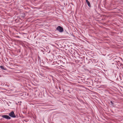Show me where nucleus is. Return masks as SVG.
<instances>
[{
    "label": "nucleus",
    "instance_id": "obj_16",
    "mask_svg": "<svg viewBox=\"0 0 123 123\" xmlns=\"http://www.w3.org/2000/svg\"><path fill=\"white\" fill-rule=\"evenodd\" d=\"M68 91L69 92V93H70L71 92H69V90H68Z\"/></svg>",
    "mask_w": 123,
    "mask_h": 123
},
{
    "label": "nucleus",
    "instance_id": "obj_13",
    "mask_svg": "<svg viewBox=\"0 0 123 123\" xmlns=\"http://www.w3.org/2000/svg\"><path fill=\"white\" fill-rule=\"evenodd\" d=\"M38 60H40V58L39 56H38Z\"/></svg>",
    "mask_w": 123,
    "mask_h": 123
},
{
    "label": "nucleus",
    "instance_id": "obj_2",
    "mask_svg": "<svg viewBox=\"0 0 123 123\" xmlns=\"http://www.w3.org/2000/svg\"><path fill=\"white\" fill-rule=\"evenodd\" d=\"M115 57L117 58L116 56L114 55L109 54L107 56V58L109 60H112V59Z\"/></svg>",
    "mask_w": 123,
    "mask_h": 123
},
{
    "label": "nucleus",
    "instance_id": "obj_14",
    "mask_svg": "<svg viewBox=\"0 0 123 123\" xmlns=\"http://www.w3.org/2000/svg\"><path fill=\"white\" fill-rule=\"evenodd\" d=\"M120 66H122V67H123V64H121Z\"/></svg>",
    "mask_w": 123,
    "mask_h": 123
},
{
    "label": "nucleus",
    "instance_id": "obj_1",
    "mask_svg": "<svg viewBox=\"0 0 123 123\" xmlns=\"http://www.w3.org/2000/svg\"><path fill=\"white\" fill-rule=\"evenodd\" d=\"M71 55V56H70L69 54H66V56L68 57H69L70 58L72 59V58L73 57V56L75 57V58L76 59H78V58H80V54H77V55L78 56L77 57L75 56L74 55H75V54H70Z\"/></svg>",
    "mask_w": 123,
    "mask_h": 123
},
{
    "label": "nucleus",
    "instance_id": "obj_5",
    "mask_svg": "<svg viewBox=\"0 0 123 123\" xmlns=\"http://www.w3.org/2000/svg\"><path fill=\"white\" fill-rule=\"evenodd\" d=\"M116 56L117 58L115 57V58H114L113 59H112V61H114L115 62H117V63L118 62H120L118 60L119 58L117 57V56Z\"/></svg>",
    "mask_w": 123,
    "mask_h": 123
},
{
    "label": "nucleus",
    "instance_id": "obj_4",
    "mask_svg": "<svg viewBox=\"0 0 123 123\" xmlns=\"http://www.w3.org/2000/svg\"><path fill=\"white\" fill-rule=\"evenodd\" d=\"M9 115L12 117L15 118L16 117V116L13 111H12L10 113H9Z\"/></svg>",
    "mask_w": 123,
    "mask_h": 123
},
{
    "label": "nucleus",
    "instance_id": "obj_9",
    "mask_svg": "<svg viewBox=\"0 0 123 123\" xmlns=\"http://www.w3.org/2000/svg\"><path fill=\"white\" fill-rule=\"evenodd\" d=\"M0 68L2 70H5L6 69V68H4L3 66H0Z\"/></svg>",
    "mask_w": 123,
    "mask_h": 123
},
{
    "label": "nucleus",
    "instance_id": "obj_19",
    "mask_svg": "<svg viewBox=\"0 0 123 123\" xmlns=\"http://www.w3.org/2000/svg\"><path fill=\"white\" fill-rule=\"evenodd\" d=\"M91 57H93V56H91Z\"/></svg>",
    "mask_w": 123,
    "mask_h": 123
},
{
    "label": "nucleus",
    "instance_id": "obj_3",
    "mask_svg": "<svg viewBox=\"0 0 123 123\" xmlns=\"http://www.w3.org/2000/svg\"><path fill=\"white\" fill-rule=\"evenodd\" d=\"M56 29L60 32H62L63 31V28L60 26H58Z\"/></svg>",
    "mask_w": 123,
    "mask_h": 123
},
{
    "label": "nucleus",
    "instance_id": "obj_18",
    "mask_svg": "<svg viewBox=\"0 0 123 123\" xmlns=\"http://www.w3.org/2000/svg\"><path fill=\"white\" fill-rule=\"evenodd\" d=\"M54 62H53V63L52 62V65H53V64H54Z\"/></svg>",
    "mask_w": 123,
    "mask_h": 123
},
{
    "label": "nucleus",
    "instance_id": "obj_20",
    "mask_svg": "<svg viewBox=\"0 0 123 123\" xmlns=\"http://www.w3.org/2000/svg\"><path fill=\"white\" fill-rule=\"evenodd\" d=\"M83 58H84V57H83Z\"/></svg>",
    "mask_w": 123,
    "mask_h": 123
},
{
    "label": "nucleus",
    "instance_id": "obj_22",
    "mask_svg": "<svg viewBox=\"0 0 123 123\" xmlns=\"http://www.w3.org/2000/svg\"><path fill=\"white\" fill-rule=\"evenodd\" d=\"M52 61L51 60V62H52Z\"/></svg>",
    "mask_w": 123,
    "mask_h": 123
},
{
    "label": "nucleus",
    "instance_id": "obj_15",
    "mask_svg": "<svg viewBox=\"0 0 123 123\" xmlns=\"http://www.w3.org/2000/svg\"><path fill=\"white\" fill-rule=\"evenodd\" d=\"M84 69H85L86 70H87V71H88V69H85V68H84Z\"/></svg>",
    "mask_w": 123,
    "mask_h": 123
},
{
    "label": "nucleus",
    "instance_id": "obj_8",
    "mask_svg": "<svg viewBox=\"0 0 123 123\" xmlns=\"http://www.w3.org/2000/svg\"><path fill=\"white\" fill-rule=\"evenodd\" d=\"M39 75L41 77L43 78H44L45 76L44 74L42 73H40L39 74Z\"/></svg>",
    "mask_w": 123,
    "mask_h": 123
},
{
    "label": "nucleus",
    "instance_id": "obj_11",
    "mask_svg": "<svg viewBox=\"0 0 123 123\" xmlns=\"http://www.w3.org/2000/svg\"><path fill=\"white\" fill-rule=\"evenodd\" d=\"M110 102H111V104H112V105H114V103H113V102L112 101H111Z\"/></svg>",
    "mask_w": 123,
    "mask_h": 123
},
{
    "label": "nucleus",
    "instance_id": "obj_10",
    "mask_svg": "<svg viewBox=\"0 0 123 123\" xmlns=\"http://www.w3.org/2000/svg\"><path fill=\"white\" fill-rule=\"evenodd\" d=\"M54 54H51L50 56L51 57V59H53L54 58Z\"/></svg>",
    "mask_w": 123,
    "mask_h": 123
},
{
    "label": "nucleus",
    "instance_id": "obj_12",
    "mask_svg": "<svg viewBox=\"0 0 123 123\" xmlns=\"http://www.w3.org/2000/svg\"><path fill=\"white\" fill-rule=\"evenodd\" d=\"M44 68H46V69H49L48 67H47V66H45V67H44Z\"/></svg>",
    "mask_w": 123,
    "mask_h": 123
},
{
    "label": "nucleus",
    "instance_id": "obj_17",
    "mask_svg": "<svg viewBox=\"0 0 123 123\" xmlns=\"http://www.w3.org/2000/svg\"><path fill=\"white\" fill-rule=\"evenodd\" d=\"M59 87V89L60 90H61V87Z\"/></svg>",
    "mask_w": 123,
    "mask_h": 123
},
{
    "label": "nucleus",
    "instance_id": "obj_21",
    "mask_svg": "<svg viewBox=\"0 0 123 123\" xmlns=\"http://www.w3.org/2000/svg\"><path fill=\"white\" fill-rule=\"evenodd\" d=\"M80 58H81V59H82V57H80Z\"/></svg>",
    "mask_w": 123,
    "mask_h": 123
},
{
    "label": "nucleus",
    "instance_id": "obj_6",
    "mask_svg": "<svg viewBox=\"0 0 123 123\" xmlns=\"http://www.w3.org/2000/svg\"><path fill=\"white\" fill-rule=\"evenodd\" d=\"M2 117L7 119H10L11 118L10 117L7 115H2Z\"/></svg>",
    "mask_w": 123,
    "mask_h": 123
},
{
    "label": "nucleus",
    "instance_id": "obj_7",
    "mask_svg": "<svg viewBox=\"0 0 123 123\" xmlns=\"http://www.w3.org/2000/svg\"><path fill=\"white\" fill-rule=\"evenodd\" d=\"M86 2H87L88 6H90V5L89 2L88 0H86Z\"/></svg>",
    "mask_w": 123,
    "mask_h": 123
}]
</instances>
